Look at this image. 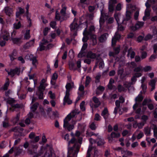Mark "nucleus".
Masks as SVG:
<instances>
[{"instance_id": "1", "label": "nucleus", "mask_w": 157, "mask_h": 157, "mask_svg": "<svg viewBox=\"0 0 157 157\" xmlns=\"http://www.w3.org/2000/svg\"><path fill=\"white\" fill-rule=\"evenodd\" d=\"M82 140V138L77 140L73 138L68 142V146L71 144L74 143V145L72 147H68L67 157H75L77 156Z\"/></svg>"}, {"instance_id": "2", "label": "nucleus", "mask_w": 157, "mask_h": 157, "mask_svg": "<svg viewBox=\"0 0 157 157\" xmlns=\"http://www.w3.org/2000/svg\"><path fill=\"white\" fill-rule=\"evenodd\" d=\"M78 113L77 110H74L68 114L64 120L63 127L66 128L69 131L72 130L74 128V125L76 124V121L72 120V123L71 124V121Z\"/></svg>"}, {"instance_id": "3", "label": "nucleus", "mask_w": 157, "mask_h": 157, "mask_svg": "<svg viewBox=\"0 0 157 157\" xmlns=\"http://www.w3.org/2000/svg\"><path fill=\"white\" fill-rule=\"evenodd\" d=\"M73 85V83L71 82L67 83L66 86L65 87L66 89V95L63 99V104L64 105L66 103L69 105L71 104L72 103V101L70 100L69 97L70 95L69 92Z\"/></svg>"}, {"instance_id": "4", "label": "nucleus", "mask_w": 157, "mask_h": 157, "mask_svg": "<svg viewBox=\"0 0 157 157\" xmlns=\"http://www.w3.org/2000/svg\"><path fill=\"white\" fill-rule=\"evenodd\" d=\"M66 10V7L64 6L62 7L60 14L58 13V11L56 12L55 18L57 20L62 21L65 20Z\"/></svg>"}, {"instance_id": "5", "label": "nucleus", "mask_w": 157, "mask_h": 157, "mask_svg": "<svg viewBox=\"0 0 157 157\" xmlns=\"http://www.w3.org/2000/svg\"><path fill=\"white\" fill-rule=\"evenodd\" d=\"M4 100H6L7 103H8L11 105V107L10 108V109L12 111H14L15 109L19 108L20 107V105L18 104H15V101L13 98H4Z\"/></svg>"}, {"instance_id": "6", "label": "nucleus", "mask_w": 157, "mask_h": 157, "mask_svg": "<svg viewBox=\"0 0 157 157\" xmlns=\"http://www.w3.org/2000/svg\"><path fill=\"white\" fill-rule=\"evenodd\" d=\"M142 75V74L141 73H134L133 74V76L131 79V82L129 83L128 82H124V85L126 87H128L130 86L131 85L135 83L137 79L136 78H139Z\"/></svg>"}, {"instance_id": "7", "label": "nucleus", "mask_w": 157, "mask_h": 157, "mask_svg": "<svg viewBox=\"0 0 157 157\" xmlns=\"http://www.w3.org/2000/svg\"><path fill=\"white\" fill-rule=\"evenodd\" d=\"M48 85L47 83V78H43L40 82V85L38 87V91L44 90L46 87Z\"/></svg>"}, {"instance_id": "8", "label": "nucleus", "mask_w": 157, "mask_h": 157, "mask_svg": "<svg viewBox=\"0 0 157 157\" xmlns=\"http://www.w3.org/2000/svg\"><path fill=\"white\" fill-rule=\"evenodd\" d=\"M8 72V75H10L11 77H13L16 75H19L20 73V68L16 67L14 69H11L10 71H8L5 69Z\"/></svg>"}, {"instance_id": "9", "label": "nucleus", "mask_w": 157, "mask_h": 157, "mask_svg": "<svg viewBox=\"0 0 157 157\" xmlns=\"http://www.w3.org/2000/svg\"><path fill=\"white\" fill-rule=\"evenodd\" d=\"M143 97L141 94H139L137 97L135 98L136 103L133 105V109L135 110L136 109L140 107L139 102H141L143 99Z\"/></svg>"}, {"instance_id": "10", "label": "nucleus", "mask_w": 157, "mask_h": 157, "mask_svg": "<svg viewBox=\"0 0 157 157\" xmlns=\"http://www.w3.org/2000/svg\"><path fill=\"white\" fill-rule=\"evenodd\" d=\"M78 26L79 25L77 22V21L74 19L70 26L71 31L73 32H75L77 30Z\"/></svg>"}, {"instance_id": "11", "label": "nucleus", "mask_w": 157, "mask_h": 157, "mask_svg": "<svg viewBox=\"0 0 157 157\" xmlns=\"http://www.w3.org/2000/svg\"><path fill=\"white\" fill-rule=\"evenodd\" d=\"M33 140H32L30 141V145L32 146L33 148H37L38 147V145L35 143L38 142L40 139L39 136H36L34 138Z\"/></svg>"}, {"instance_id": "12", "label": "nucleus", "mask_w": 157, "mask_h": 157, "mask_svg": "<svg viewBox=\"0 0 157 157\" xmlns=\"http://www.w3.org/2000/svg\"><path fill=\"white\" fill-rule=\"evenodd\" d=\"M87 47V44L85 43L83 44L81 50L78 55V56L79 58H82L85 56L86 53L84 51L86 48Z\"/></svg>"}, {"instance_id": "13", "label": "nucleus", "mask_w": 157, "mask_h": 157, "mask_svg": "<svg viewBox=\"0 0 157 157\" xmlns=\"http://www.w3.org/2000/svg\"><path fill=\"white\" fill-rule=\"evenodd\" d=\"M127 10L126 13V18L127 20L130 19L131 17V12H130V9L133 8V6L131 4H129L127 5Z\"/></svg>"}, {"instance_id": "14", "label": "nucleus", "mask_w": 157, "mask_h": 157, "mask_svg": "<svg viewBox=\"0 0 157 157\" xmlns=\"http://www.w3.org/2000/svg\"><path fill=\"white\" fill-rule=\"evenodd\" d=\"M117 3L116 0H110L109 4V10L110 12H113L114 10V6Z\"/></svg>"}, {"instance_id": "15", "label": "nucleus", "mask_w": 157, "mask_h": 157, "mask_svg": "<svg viewBox=\"0 0 157 157\" xmlns=\"http://www.w3.org/2000/svg\"><path fill=\"white\" fill-rule=\"evenodd\" d=\"M149 0H148L145 3V6L147 7V9H146L145 11V16L147 17H149L150 16V12L151 10L150 8L151 5L149 4Z\"/></svg>"}, {"instance_id": "16", "label": "nucleus", "mask_w": 157, "mask_h": 157, "mask_svg": "<svg viewBox=\"0 0 157 157\" xmlns=\"http://www.w3.org/2000/svg\"><path fill=\"white\" fill-rule=\"evenodd\" d=\"M120 136V134L119 132H112L111 134L110 137H109V141L110 142L114 138H117L119 137Z\"/></svg>"}, {"instance_id": "17", "label": "nucleus", "mask_w": 157, "mask_h": 157, "mask_svg": "<svg viewBox=\"0 0 157 157\" xmlns=\"http://www.w3.org/2000/svg\"><path fill=\"white\" fill-rule=\"evenodd\" d=\"M120 37L121 36L118 34V32H116L112 39V46H114L115 45L117 41L120 38Z\"/></svg>"}, {"instance_id": "18", "label": "nucleus", "mask_w": 157, "mask_h": 157, "mask_svg": "<svg viewBox=\"0 0 157 157\" xmlns=\"http://www.w3.org/2000/svg\"><path fill=\"white\" fill-rule=\"evenodd\" d=\"M144 24V22H137L135 26H132L131 28L132 30L135 31L137 29L142 27Z\"/></svg>"}, {"instance_id": "19", "label": "nucleus", "mask_w": 157, "mask_h": 157, "mask_svg": "<svg viewBox=\"0 0 157 157\" xmlns=\"http://www.w3.org/2000/svg\"><path fill=\"white\" fill-rule=\"evenodd\" d=\"M86 32L87 34L89 35L90 36H92L95 39L96 38V36L95 35H93V33L95 31V28L94 26L92 25L90 26L89 30L88 32L86 31Z\"/></svg>"}, {"instance_id": "20", "label": "nucleus", "mask_w": 157, "mask_h": 157, "mask_svg": "<svg viewBox=\"0 0 157 157\" xmlns=\"http://www.w3.org/2000/svg\"><path fill=\"white\" fill-rule=\"evenodd\" d=\"M108 34L105 33L101 35L99 38V40L101 42H104L106 40L108 36Z\"/></svg>"}, {"instance_id": "21", "label": "nucleus", "mask_w": 157, "mask_h": 157, "mask_svg": "<svg viewBox=\"0 0 157 157\" xmlns=\"http://www.w3.org/2000/svg\"><path fill=\"white\" fill-rule=\"evenodd\" d=\"M5 13L9 16H10L13 13V10L12 8L9 7H6L4 9Z\"/></svg>"}, {"instance_id": "22", "label": "nucleus", "mask_w": 157, "mask_h": 157, "mask_svg": "<svg viewBox=\"0 0 157 157\" xmlns=\"http://www.w3.org/2000/svg\"><path fill=\"white\" fill-rule=\"evenodd\" d=\"M17 56V51L15 50H14L13 52L9 55L10 60L13 61L15 59H16Z\"/></svg>"}, {"instance_id": "23", "label": "nucleus", "mask_w": 157, "mask_h": 157, "mask_svg": "<svg viewBox=\"0 0 157 157\" xmlns=\"http://www.w3.org/2000/svg\"><path fill=\"white\" fill-rule=\"evenodd\" d=\"M51 156L52 157H55V154L52 152L51 150L49 149L47 150L43 157H51Z\"/></svg>"}, {"instance_id": "24", "label": "nucleus", "mask_w": 157, "mask_h": 157, "mask_svg": "<svg viewBox=\"0 0 157 157\" xmlns=\"http://www.w3.org/2000/svg\"><path fill=\"white\" fill-rule=\"evenodd\" d=\"M157 81V78H155L154 79H152L149 82V85L152 87L151 90H153L155 88V83Z\"/></svg>"}, {"instance_id": "25", "label": "nucleus", "mask_w": 157, "mask_h": 157, "mask_svg": "<svg viewBox=\"0 0 157 157\" xmlns=\"http://www.w3.org/2000/svg\"><path fill=\"white\" fill-rule=\"evenodd\" d=\"M96 56V54L95 53H93L91 51L89 52L86 55L87 58H89L91 59H95Z\"/></svg>"}, {"instance_id": "26", "label": "nucleus", "mask_w": 157, "mask_h": 157, "mask_svg": "<svg viewBox=\"0 0 157 157\" xmlns=\"http://www.w3.org/2000/svg\"><path fill=\"white\" fill-rule=\"evenodd\" d=\"M135 53L132 51L131 48H130L128 51L127 56L128 57H130L131 59L134 58L135 56Z\"/></svg>"}, {"instance_id": "27", "label": "nucleus", "mask_w": 157, "mask_h": 157, "mask_svg": "<svg viewBox=\"0 0 157 157\" xmlns=\"http://www.w3.org/2000/svg\"><path fill=\"white\" fill-rule=\"evenodd\" d=\"M93 100L95 104L94 105L95 107L97 108L101 104V102L96 97H94L93 98Z\"/></svg>"}, {"instance_id": "28", "label": "nucleus", "mask_w": 157, "mask_h": 157, "mask_svg": "<svg viewBox=\"0 0 157 157\" xmlns=\"http://www.w3.org/2000/svg\"><path fill=\"white\" fill-rule=\"evenodd\" d=\"M3 39L4 40H8L9 39V34L7 31H5L2 33Z\"/></svg>"}, {"instance_id": "29", "label": "nucleus", "mask_w": 157, "mask_h": 157, "mask_svg": "<svg viewBox=\"0 0 157 157\" xmlns=\"http://www.w3.org/2000/svg\"><path fill=\"white\" fill-rule=\"evenodd\" d=\"M24 12V10L21 7L18 8V10L16 13V17H18L20 14L23 13Z\"/></svg>"}, {"instance_id": "30", "label": "nucleus", "mask_w": 157, "mask_h": 157, "mask_svg": "<svg viewBox=\"0 0 157 157\" xmlns=\"http://www.w3.org/2000/svg\"><path fill=\"white\" fill-rule=\"evenodd\" d=\"M101 115L105 119H106L108 117V111L107 109L105 108L102 111V112L101 113Z\"/></svg>"}, {"instance_id": "31", "label": "nucleus", "mask_w": 157, "mask_h": 157, "mask_svg": "<svg viewBox=\"0 0 157 157\" xmlns=\"http://www.w3.org/2000/svg\"><path fill=\"white\" fill-rule=\"evenodd\" d=\"M145 124V122H142L139 123H136L133 124V127L134 128H136V127L135 126V125H136L139 128H143Z\"/></svg>"}, {"instance_id": "32", "label": "nucleus", "mask_w": 157, "mask_h": 157, "mask_svg": "<svg viewBox=\"0 0 157 157\" xmlns=\"http://www.w3.org/2000/svg\"><path fill=\"white\" fill-rule=\"evenodd\" d=\"M144 131L147 136H149L151 134V128L148 126L144 128Z\"/></svg>"}, {"instance_id": "33", "label": "nucleus", "mask_w": 157, "mask_h": 157, "mask_svg": "<svg viewBox=\"0 0 157 157\" xmlns=\"http://www.w3.org/2000/svg\"><path fill=\"white\" fill-rule=\"evenodd\" d=\"M2 125L3 128H6L10 126L9 120L7 118L5 119L4 121H2Z\"/></svg>"}, {"instance_id": "34", "label": "nucleus", "mask_w": 157, "mask_h": 157, "mask_svg": "<svg viewBox=\"0 0 157 157\" xmlns=\"http://www.w3.org/2000/svg\"><path fill=\"white\" fill-rule=\"evenodd\" d=\"M86 29H85L84 31L83 32V35L84 37L82 38V41L84 42H85L87 41L88 40V36H89V35L86 33Z\"/></svg>"}, {"instance_id": "35", "label": "nucleus", "mask_w": 157, "mask_h": 157, "mask_svg": "<svg viewBox=\"0 0 157 157\" xmlns=\"http://www.w3.org/2000/svg\"><path fill=\"white\" fill-rule=\"evenodd\" d=\"M12 40L14 44H19L21 42V39L19 38H13Z\"/></svg>"}, {"instance_id": "36", "label": "nucleus", "mask_w": 157, "mask_h": 157, "mask_svg": "<svg viewBox=\"0 0 157 157\" xmlns=\"http://www.w3.org/2000/svg\"><path fill=\"white\" fill-rule=\"evenodd\" d=\"M34 42V40H32L29 42L27 43L25 45V46L26 48H29V47L32 46L33 45Z\"/></svg>"}, {"instance_id": "37", "label": "nucleus", "mask_w": 157, "mask_h": 157, "mask_svg": "<svg viewBox=\"0 0 157 157\" xmlns=\"http://www.w3.org/2000/svg\"><path fill=\"white\" fill-rule=\"evenodd\" d=\"M151 128L153 130L154 135H155L157 133V125L154 124H151Z\"/></svg>"}, {"instance_id": "38", "label": "nucleus", "mask_w": 157, "mask_h": 157, "mask_svg": "<svg viewBox=\"0 0 157 157\" xmlns=\"http://www.w3.org/2000/svg\"><path fill=\"white\" fill-rule=\"evenodd\" d=\"M134 72L135 73H140V72H142L143 71V67L141 66H140L137 67H135L134 70Z\"/></svg>"}, {"instance_id": "39", "label": "nucleus", "mask_w": 157, "mask_h": 157, "mask_svg": "<svg viewBox=\"0 0 157 157\" xmlns=\"http://www.w3.org/2000/svg\"><path fill=\"white\" fill-rule=\"evenodd\" d=\"M124 87L122 86L121 85H119L117 87L118 90L119 92H121L122 91H124L126 90V88L125 86L124 85Z\"/></svg>"}, {"instance_id": "40", "label": "nucleus", "mask_w": 157, "mask_h": 157, "mask_svg": "<svg viewBox=\"0 0 157 157\" xmlns=\"http://www.w3.org/2000/svg\"><path fill=\"white\" fill-rule=\"evenodd\" d=\"M30 59L32 61V64L33 67L36 68L38 64V63L35 57H33V58H31Z\"/></svg>"}, {"instance_id": "41", "label": "nucleus", "mask_w": 157, "mask_h": 157, "mask_svg": "<svg viewBox=\"0 0 157 157\" xmlns=\"http://www.w3.org/2000/svg\"><path fill=\"white\" fill-rule=\"evenodd\" d=\"M86 126V125L85 124H78V129L82 132L84 131L85 128Z\"/></svg>"}, {"instance_id": "42", "label": "nucleus", "mask_w": 157, "mask_h": 157, "mask_svg": "<svg viewBox=\"0 0 157 157\" xmlns=\"http://www.w3.org/2000/svg\"><path fill=\"white\" fill-rule=\"evenodd\" d=\"M38 104L37 103H35L31 107V111L33 112H34L37 109Z\"/></svg>"}, {"instance_id": "43", "label": "nucleus", "mask_w": 157, "mask_h": 157, "mask_svg": "<svg viewBox=\"0 0 157 157\" xmlns=\"http://www.w3.org/2000/svg\"><path fill=\"white\" fill-rule=\"evenodd\" d=\"M104 90L105 88L103 86H99L97 88L96 94H100V92L98 91L99 90L100 92H102Z\"/></svg>"}, {"instance_id": "44", "label": "nucleus", "mask_w": 157, "mask_h": 157, "mask_svg": "<svg viewBox=\"0 0 157 157\" xmlns=\"http://www.w3.org/2000/svg\"><path fill=\"white\" fill-rule=\"evenodd\" d=\"M10 82L9 79L7 78L6 80V82L5 83L4 87L3 89L4 90H6L9 85Z\"/></svg>"}, {"instance_id": "45", "label": "nucleus", "mask_w": 157, "mask_h": 157, "mask_svg": "<svg viewBox=\"0 0 157 157\" xmlns=\"http://www.w3.org/2000/svg\"><path fill=\"white\" fill-rule=\"evenodd\" d=\"M115 18L116 20L117 23L119 24V21L120 14L119 13H115L114 15Z\"/></svg>"}, {"instance_id": "46", "label": "nucleus", "mask_w": 157, "mask_h": 157, "mask_svg": "<svg viewBox=\"0 0 157 157\" xmlns=\"http://www.w3.org/2000/svg\"><path fill=\"white\" fill-rule=\"evenodd\" d=\"M151 70V67L149 66H147L144 67H143V71L147 72Z\"/></svg>"}, {"instance_id": "47", "label": "nucleus", "mask_w": 157, "mask_h": 157, "mask_svg": "<svg viewBox=\"0 0 157 157\" xmlns=\"http://www.w3.org/2000/svg\"><path fill=\"white\" fill-rule=\"evenodd\" d=\"M24 37L26 39H28L30 38L29 30H26V33L24 34Z\"/></svg>"}, {"instance_id": "48", "label": "nucleus", "mask_w": 157, "mask_h": 157, "mask_svg": "<svg viewBox=\"0 0 157 157\" xmlns=\"http://www.w3.org/2000/svg\"><path fill=\"white\" fill-rule=\"evenodd\" d=\"M91 80V78L89 76H86L85 81V86L86 87L89 84Z\"/></svg>"}, {"instance_id": "49", "label": "nucleus", "mask_w": 157, "mask_h": 157, "mask_svg": "<svg viewBox=\"0 0 157 157\" xmlns=\"http://www.w3.org/2000/svg\"><path fill=\"white\" fill-rule=\"evenodd\" d=\"M14 28L16 29H19L21 26V24L20 22L19 21L17 23H15L13 24Z\"/></svg>"}, {"instance_id": "50", "label": "nucleus", "mask_w": 157, "mask_h": 157, "mask_svg": "<svg viewBox=\"0 0 157 157\" xmlns=\"http://www.w3.org/2000/svg\"><path fill=\"white\" fill-rule=\"evenodd\" d=\"M85 102L84 101H83L81 103L80 105V108L82 111H84L85 110Z\"/></svg>"}, {"instance_id": "51", "label": "nucleus", "mask_w": 157, "mask_h": 157, "mask_svg": "<svg viewBox=\"0 0 157 157\" xmlns=\"http://www.w3.org/2000/svg\"><path fill=\"white\" fill-rule=\"evenodd\" d=\"M105 142L103 139H99L97 141V144L98 145L101 146L104 144Z\"/></svg>"}, {"instance_id": "52", "label": "nucleus", "mask_w": 157, "mask_h": 157, "mask_svg": "<svg viewBox=\"0 0 157 157\" xmlns=\"http://www.w3.org/2000/svg\"><path fill=\"white\" fill-rule=\"evenodd\" d=\"M92 149V147L91 145H90L87 151V156L86 157H90V153Z\"/></svg>"}, {"instance_id": "53", "label": "nucleus", "mask_w": 157, "mask_h": 157, "mask_svg": "<svg viewBox=\"0 0 157 157\" xmlns=\"http://www.w3.org/2000/svg\"><path fill=\"white\" fill-rule=\"evenodd\" d=\"M44 90L39 91V94H38V98L40 99L43 98V92Z\"/></svg>"}, {"instance_id": "54", "label": "nucleus", "mask_w": 157, "mask_h": 157, "mask_svg": "<svg viewBox=\"0 0 157 157\" xmlns=\"http://www.w3.org/2000/svg\"><path fill=\"white\" fill-rule=\"evenodd\" d=\"M15 151H17V154H19L21 153L23 151V150L21 149H20L19 147H16L14 148Z\"/></svg>"}, {"instance_id": "55", "label": "nucleus", "mask_w": 157, "mask_h": 157, "mask_svg": "<svg viewBox=\"0 0 157 157\" xmlns=\"http://www.w3.org/2000/svg\"><path fill=\"white\" fill-rule=\"evenodd\" d=\"M153 36L150 34H147L145 37L144 40H148L152 38Z\"/></svg>"}, {"instance_id": "56", "label": "nucleus", "mask_w": 157, "mask_h": 157, "mask_svg": "<svg viewBox=\"0 0 157 157\" xmlns=\"http://www.w3.org/2000/svg\"><path fill=\"white\" fill-rule=\"evenodd\" d=\"M90 127L92 130H95L96 128V126L94 122H92L90 124Z\"/></svg>"}, {"instance_id": "57", "label": "nucleus", "mask_w": 157, "mask_h": 157, "mask_svg": "<svg viewBox=\"0 0 157 157\" xmlns=\"http://www.w3.org/2000/svg\"><path fill=\"white\" fill-rule=\"evenodd\" d=\"M57 74L56 73H54L52 77V80H51V82H52V80H56L57 79Z\"/></svg>"}, {"instance_id": "58", "label": "nucleus", "mask_w": 157, "mask_h": 157, "mask_svg": "<svg viewBox=\"0 0 157 157\" xmlns=\"http://www.w3.org/2000/svg\"><path fill=\"white\" fill-rule=\"evenodd\" d=\"M50 25L52 28L54 29L56 25V22L55 21H52L50 23Z\"/></svg>"}, {"instance_id": "59", "label": "nucleus", "mask_w": 157, "mask_h": 157, "mask_svg": "<svg viewBox=\"0 0 157 157\" xmlns=\"http://www.w3.org/2000/svg\"><path fill=\"white\" fill-rule=\"evenodd\" d=\"M144 135V134L142 132H140L137 135V138L138 139H140Z\"/></svg>"}, {"instance_id": "60", "label": "nucleus", "mask_w": 157, "mask_h": 157, "mask_svg": "<svg viewBox=\"0 0 157 157\" xmlns=\"http://www.w3.org/2000/svg\"><path fill=\"white\" fill-rule=\"evenodd\" d=\"M48 94L50 95V98L51 99H53L55 98V94H54L52 93V91H49L48 93Z\"/></svg>"}, {"instance_id": "61", "label": "nucleus", "mask_w": 157, "mask_h": 157, "mask_svg": "<svg viewBox=\"0 0 157 157\" xmlns=\"http://www.w3.org/2000/svg\"><path fill=\"white\" fill-rule=\"evenodd\" d=\"M3 40H1L0 41V45L1 46H3L4 45H5L6 43V41H7L8 40H4L3 39Z\"/></svg>"}, {"instance_id": "62", "label": "nucleus", "mask_w": 157, "mask_h": 157, "mask_svg": "<svg viewBox=\"0 0 157 157\" xmlns=\"http://www.w3.org/2000/svg\"><path fill=\"white\" fill-rule=\"evenodd\" d=\"M20 114L18 113L16 116V117L14 118L13 120L14 122L15 123L17 122V121L19 120V117H20Z\"/></svg>"}, {"instance_id": "63", "label": "nucleus", "mask_w": 157, "mask_h": 157, "mask_svg": "<svg viewBox=\"0 0 157 157\" xmlns=\"http://www.w3.org/2000/svg\"><path fill=\"white\" fill-rule=\"evenodd\" d=\"M147 56V53L145 52H141V57L142 59L145 58Z\"/></svg>"}, {"instance_id": "64", "label": "nucleus", "mask_w": 157, "mask_h": 157, "mask_svg": "<svg viewBox=\"0 0 157 157\" xmlns=\"http://www.w3.org/2000/svg\"><path fill=\"white\" fill-rule=\"evenodd\" d=\"M50 29L46 27L44 28V31H43V33L44 35H46L47 34L48 30Z\"/></svg>"}]
</instances>
